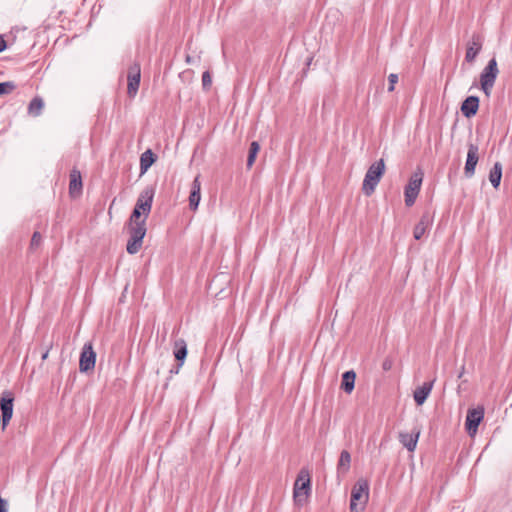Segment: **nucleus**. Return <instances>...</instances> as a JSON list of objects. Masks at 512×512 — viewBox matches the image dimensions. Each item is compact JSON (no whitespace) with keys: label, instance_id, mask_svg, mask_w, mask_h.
<instances>
[{"label":"nucleus","instance_id":"1","mask_svg":"<svg viewBox=\"0 0 512 512\" xmlns=\"http://www.w3.org/2000/svg\"><path fill=\"white\" fill-rule=\"evenodd\" d=\"M369 500V482L359 479L352 487L350 498V512H363Z\"/></svg>","mask_w":512,"mask_h":512},{"label":"nucleus","instance_id":"2","mask_svg":"<svg viewBox=\"0 0 512 512\" xmlns=\"http://www.w3.org/2000/svg\"><path fill=\"white\" fill-rule=\"evenodd\" d=\"M384 173L385 162L383 159H379L369 166L362 185V191L366 196H371L374 193Z\"/></svg>","mask_w":512,"mask_h":512},{"label":"nucleus","instance_id":"3","mask_svg":"<svg viewBox=\"0 0 512 512\" xmlns=\"http://www.w3.org/2000/svg\"><path fill=\"white\" fill-rule=\"evenodd\" d=\"M311 491V478L309 471L301 469L294 483L293 499L296 505L302 506L306 503Z\"/></svg>","mask_w":512,"mask_h":512},{"label":"nucleus","instance_id":"4","mask_svg":"<svg viewBox=\"0 0 512 512\" xmlns=\"http://www.w3.org/2000/svg\"><path fill=\"white\" fill-rule=\"evenodd\" d=\"M129 233V239L126 250L129 254L134 255L139 252L143 245V239L146 235V223L126 224Z\"/></svg>","mask_w":512,"mask_h":512},{"label":"nucleus","instance_id":"5","mask_svg":"<svg viewBox=\"0 0 512 512\" xmlns=\"http://www.w3.org/2000/svg\"><path fill=\"white\" fill-rule=\"evenodd\" d=\"M498 74L497 61L495 58H492L480 74L481 89L486 96H490Z\"/></svg>","mask_w":512,"mask_h":512},{"label":"nucleus","instance_id":"6","mask_svg":"<svg viewBox=\"0 0 512 512\" xmlns=\"http://www.w3.org/2000/svg\"><path fill=\"white\" fill-rule=\"evenodd\" d=\"M423 181V173L419 170L414 172L409 178L408 184L404 188L405 205L411 207L414 205L420 192Z\"/></svg>","mask_w":512,"mask_h":512},{"label":"nucleus","instance_id":"7","mask_svg":"<svg viewBox=\"0 0 512 512\" xmlns=\"http://www.w3.org/2000/svg\"><path fill=\"white\" fill-rule=\"evenodd\" d=\"M96 363V353L91 342H87L82 347L79 358V371L87 373L94 370Z\"/></svg>","mask_w":512,"mask_h":512},{"label":"nucleus","instance_id":"8","mask_svg":"<svg viewBox=\"0 0 512 512\" xmlns=\"http://www.w3.org/2000/svg\"><path fill=\"white\" fill-rule=\"evenodd\" d=\"M484 418V408L478 406L476 408L468 409L465 421V429L470 436L477 433L478 426Z\"/></svg>","mask_w":512,"mask_h":512},{"label":"nucleus","instance_id":"9","mask_svg":"<svg viewBox=\"0 0 512 512\" xmlns=\"http://www.w3.org/2000/svg\"><path fill=\"white\" fill-rule=\"evenodd\" d=\"M154 195H155V188L153 186H147L140 193V195L136 201V204L134 207L142 210L145 214V217H148L151 212Z\"/></svg>","mask_w":512,"mask_h":512},{"label":"nucleus","instance_id":"10","mask_svg":"<svg viewBox=\"0 0 512 512\" xmlns=\"http://www.w3.org/2000/svg\"><path fill=\"white\" fill-rule=\"evenodd\" d=\"M141 79V68L139 63L132 64L127 73L128 87L127 93L129 97H134L139 89Z\"/></svg>","mask_w":512,"mask_h":512},{"label":"nucleus","instance_id":"11","mask_svg":"<svg viewBox=\"0 0 512 512\" xmlns=\"http://www.w3.org/2000/svg\"><path fill=\"white\" fill-rule=\"evenodd\" d=\"M479 160V148L477 145L470 143L468 145L467 158L464 167V174L467 178H471L475 174V168Z\"/></svg>","mask_w":512,"mask_h":512},{"label":"nucleus","instance_id":"12","mask_svg":"<svg viewBox=\"0 0 512 512\" xmlns=\"http://www.w3.org/2000/svg\"><path fill=\"white\" fill-rule=\"evenodd\" d=\"M483 38L480 34L474 33L471 40L467 43L465 61L473 63L477 55L482 50Z\"/></svg>","mask_w":512,"mask_h":512},{"label":"nucleus","instance_id":"13","mask_svg":"<svg viewBox=\"0 0 512 512\" xmlns=\"http://www.w3.org/2000/svg\"><path fill=\"white\" fill-rule=\"evenodd\" d=\"M420 429L415 427L411 433L408 432H399L398 439L399 442L405 447L409 452H413L416 449L419 437H420Z\"/></svg>","mask_w":512,"mask_h":512},{"label":"nucleus","instance_id":"14","mask_svg":"<svg viewBox=\"0 0 512 512\" xmlns=\"http://www.w3.org/2000/svg\"><path fill=\"white\" fill-rule=\"evenodd\" d=\"M479 97L477 96H468L461 104V113L466 118H471L475 116L479 109Z\"/></svg>","mask_w":512,"mask_h":512},{"label":"nucleus","instance_id":"15","mask_svg":"<svg viewBox=\"0 0 512 512\" xmlns=\"http://www.w3.org/2000/svg\"><path fill=\"white\" fill-rule=\"evenodd\" d=\"M433 222V216L430 212L426 211L422 214L419 222L416 224L413 236L416 240H420L422 236L425 234L426 230L431 226Z\"/></svg>","mask_w":512,"mask_h":512},{"label":"nucleus","instance_id":"16","mask_svg":"<svg viewBox=\"0 0 512 512\" xmlns=\"http://www.w3.org/2000/svg\"><path fill=\"white\" fill-rule=\"evenodd\" d=\"M188 354L186 341L182 338L177 339L173 343V355L178 367H182Z\"/></svg>","mask_w":512,"mask_h":512},{"label":"nucleus","instance_id":"17","mask_svg":"<svg viewBox=\"0 0 512 512\" xmlns=\"http://www.w3.org/2000/svg\"><path fill=\"white\" fill-rule=\"evenodd\" d=\"M434 381L424 382L413 392L414 401L418 406L425 403L433 388Z\"/></svg>","mask_w":512,"mask_h":512},{"label":"nucleus","instance_id":"18","mask_svg":"<svg viewBox=\"0 0 512 512\" xmlns=\"http://www.w3.org/2000/svg\"><path fill=\"white\" fill-rule=\"evenodd\" d=\"M82 192V177L77 169H73L70 173L69 194L72 198L78 197Z\"/></svg>","mask_w":512,"mask_h":512},{"label":"nucleus","instance_id":"19","mask_svg":"<svg viewBox=\"0 0 512 512\" xmlns=\"http://www.w3.org/2000/svg\"><path fill=\"white\" fill-rule=\"evenodd\" d=\"M14 400H15L14 394L10 390H5L2 392L1 397H0L1 414L13 413Z\"/></svg>","mask_w":512,"mask_h":512},{"label":"nucleus","instance_id":"20","mask_svg":"<svg viewBox=\"0 0 512 512\" xmlns=\"http://www.w3.org/2000/svg\"><path fill=\"white\" fill-rule=\"evenodd\" d=\"M156 161L157 155L151 149H147L140 156V173L145 174Z\"/></svg>","mask_w":512,"mask_h":512},{"label":"nucleus","instance_id":"21","mask_svg":"<svg viewBox=\"0 0 512 512\" xmlns=\"http://www.w3.org/2000/svg\"><path fill=\"white\" fill-rule=\"evenodd\" d=\"M355 379H356V373L354 370H348L342 374V380H341V389L347 393L350 394L354 390L355 387Z\"/></svg>","mask_w":512,"mask_h":512},{"label":"nucleus","instance_id":"22","mask_svg":"<svg viewBox=\"0 0 512 512\" xmlns=\"http://www.w3.org/2000/svg\"><path fill=\"white\" fill-rule=\"evenodd\" d=\"M351 466V455L347 450H343L340 453V457L337 463V476H344L350 469Z\"/></svg>","mask_w":512,"mask_h":512},{"label":"nucleus","instance_id":"23","mask_svg":"<svg viewBox=\"0 0 512 512\" xmlns=\"http://www.w3.org/2000/svg\"><path fill=\"white\" fill-rule=\"evenodd\" d=\"M502 179V164L495 162L489 172V181L494 189H498Z\"/></svg>","mask_w":512,"mask_h":512},{"label":"nucleus","instance_id":"24","mask_svg":"<svg viewBox=\"0 0 512 512\" xmlns=\"http://www.w3.org/2000/svg\"><path fill=\"white\" fill-rule=\"evenodd\" d=\"M44 107L43 99L40 97H34L28 105V113L33 116H39Z\"/></svg>","mask_w":512,"mask_h":512},{"label":"nucleus","instance_id":"25","mask_svg":"<svg viewBox=\"0 0 512 512\" xmlns=\"http://www.w3.org/2000/svg\"><path fill=\"white\" fill-rule=\"evenodd\" d=\"M260 151V144L257 141H253L250 144L249 151H248V157H247V163L246 166L248 169H250Z\"/></svg>","mask_w":512,"mask_h":512},{"label":"nucleus","instance_id":"26","mask_svg":"<svg viewBox=\"0 0 512 512\" xmlns=\"http://www.w3.org/2000/svg\"><path fill=\"white\" fill-rule=\"evenodd\" d=\"M147 218L142 210L134 207L126 224L146 223Z\"/></svg>","mask_w":512,"mask_h":512},{"label":"nucleus","instance_id":"27","mask_svg":"<svg viewBox=\"0 0 512 512\" xmlns=\"http://www.w3.org/2000/svg\"><path fill=\"white\" fill-rule=\"evenodd\" d=\"M200 200H201V193H197V190H191L190 195H189L190 209L193 211L197 210Z\"/></svg>","mask_w":512,"mask_h":512},{"label":"nucleus","instance_id":"28","mask_svg":"<svg viewBox=\"0 0 512 512\" xmlns=\"http://www.w3.org/2000/svg\"><path fill=\"white\" fill-rule=\"evenodd\" d=\"M16 89V84L13 81L0 82V96L9 94Z\"/></svg>","mask_w":512,"mask_h":512},{"label":"nucleus","instance_id":"29","mask_svg":"<svg viewBox=\"0 0 512 512\" xmlns=\"http://www.w3.org/2000/svg\"><path fill=\"white\" fill-rule=\"evenodd\" d=\"M42 242V235L40 232L35 231L32 235L31 241H30V249L35 250L37 249Z\"/></svg>","mask_w":512,"mask_h":512},{"label":"nucleus","instance_id":"30","mask_svg":"<svg viewBox=\"0 0 512 512\" xmlns=\"http://www.w3.org/2000/svg\"><path fill=\"white\" fill-rule=\"evenodd\" d=\"M212 84V79L209 71L202 74V86L204 89H209Z\"/></svg>","mask_w":512,"mask_h":512},{"label":"nucleus","instance_id":"31","mask_svg":"<svg viewBox=\"0 0 512 512\" xmlns=\"http://www.w3.org/2000/svg\"><path fill=\"white\" fill-rule=\"evenodd\" d=\"M388 82H389L388 92H393L395 89V84L398 82V75L395 73H391L388 76Z\"/></svg>","mask_w":512,"mask_h":512},{"label":"nucleus","instance_id":"32","mask_svg":"<svg viewBox=\"0 0 512 512\" xmlns=\"http://www.w3.org/2000/svg\"><path fill=\"white\" fill-rule=\"evenodd\" d=\"M0 417H1L2 430H5V428L9 425V423L13 417V413L1 414Z\"/></svg>","mask_w":512,"mask_h":512},{"label":"nucleus","instance_id":"33","mask_svg":"<svg viewBox=\"0 0 512 512\" xmlns=\"http://www.w3.org/2000/svg\"><path fill=\"white\" fill-rule=\"evenodd\" d=\"M393 360L390 357H386L382 362V369L384 371H389L392 369Z\"/></svg>","mask_w":512,"mask_h":512},{"label":"nucleus","instance_id":"34","mask_svg":"<svg viewBox=\"0 0 512 512\" xmlns=\"http://www.w3.org/2000/svg\"><path fill=\"white\" fill-rule=\"evenodd\" d=\"M200 176H196L192 182L191 190H197V193H200L201 191V183L199 180Z\"/></svg>","mask_w":512,"mask_h":512},{"label":"nucleus","instance_id":"35","mask_svg":"<svg viewBox=\"0 0 512 512\" xmlns=\"http://www.w3.org/2000/svg\"><path fill=\"white\" fill-rule=\"evenodd\" d=\"M7 502L5 499L0 497V512H7Z\"/></svg>","mask_w":512,"mask_h":512},{"label":"nucleus","instance_id":"36","mask_svg":"<svg viewBox=\"0 0 512 512\" xmlns=\"http://www.w3.org/2000/svg\"><path fill=\"white\" fill-rule=\"evenodd\" d=\"M7 48V42L3 38L2 35H0V52L4 51Z\"/></svg>","mask_w":512,"mask_h":512},{"label":"nucleus","instance_id":"37","mask_svg":"<svg viewBox=\"0 0 512 512\" xmlns=\"http://www.w3.org/2000/svg\"><path fill=\"white\" fill-rule=\"evenodd\" d=\"M181 367H178V363L176 364L175 367L171 368L169 373H170V376L172 375H175V374H178L179 373V370H180Z\"/></svg>","mask_w":512,"mask_h":512},{"label":"nucleus","instance_id":"38","mask_svg":"<svg viewBox=\"0 0 512 512\" xmlns=\"http://www.w3.org/2000/svg\"><path fill=\"white\" fill-rule=\"evenodd\" d=\"M49 348L42 354L41 359L44 361L48 358Z\"/></svg>","mask_w":512,"mask_h":512},{"label":"nucleus","instance_id":"39","mask_svg":"<svg viewBox=\"0 0 512 512\" xmlns=\"http://www.w3.org/2000/svg\"><path fill=\"white\" fill-rule=\"evenodd\" d=\"M185 61H186V63L190 64V63H192L193 58L190 55H186Z\"/></svg>","mask_w":512,"mask_h":512}]
</instances>
